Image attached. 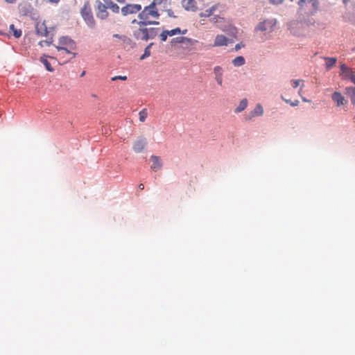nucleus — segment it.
I'll return each instance as SVG.
<instances>
[{
    "mask_svg": "<svg viewBox=\"0 0 355 355\" xmlns=\"http://www.w3.org/2000/svg\"><path fill=\"white\" fill-rule=\"evenodd\" d=\"M326 60V69L329 70L336 62V58H325Z\"/></svg>",
    "mask_w": 355,
    "mask_h": 355,
    "instance_id": "24",
    "label": "nucleus"
},
{
    "mask_svg": "<svg viewBox=\"0 0 355 355\" xmlns=\"http://www.w3.org/2000/svg\"><path fill=\"white\" fill-rule=\"evenodd\" d=\"M72 51L73 50L66 49L64 50H58V53L57 54V57L61 64L67 63L76 56L77 53H73Z\"/></svg>",
    "mask_w": 355,
    "mask_h": 355,
    "instance_id": "7",
    "label": "nucleus"
},
{
    "mask_svg": "<svg viewBox=\"0 0 355 355\" xmlns=\"http://www.w3.org/2000/svg\"><path fill=\"white\" fill-rule=\"evenodd\" d=\"M0 35H6V33H3V31H0Z\"/></svg>",
    "mask_w": 355,
    "mask_h": 355,
    "instance_id": "46",
    "label": "nucleus"
},
{
    "mask_svg": "<svg viewBox=\"0 0 355 355\" xmlns=\"http://www.w3.org/2000/svg\"><path fill=\"white\" fill-rule=\"evenodd\" d=\"M141 10L140 4H127L121 8L123 15L126 16L130 14H135Z\"/></svg>",
    "mask_w": 355,
    "mask_h": 355,
    "instance_id": "11",
    "label": "nucleus"
},
{
    "mask_svg": "<svg viewBox=\"0 0 355 355\" xmlns=\"http://www.w3.org/2000/svg\"><path fill=\"white\" fill-rule=\"evenodd\" d=\"M49 1H50L51 3H58L59 1V0H49Z\"/></svg>",
    "mask_w": 355,
    "mask_h": 355,
    "instance_id": "45",
    "label": "nucleus"
},
{
    "mask_svg": "<svg viewBox=\"0 0 355 355\" xmlns=\"http://www.w3.org/2000/svg\"><path fill=\"white\" fill-rule=\"evenodd\" d=\"M166 12H167L168 16L171 17H175V16L173 15V12L172 10L168 9V10H166Z\"/></svg>",
    "mask_w": 355,
    "mask_h": 355,
    "instance_id": "39",
    "label": "nucleus"
},
{
    "mask_svg": "<svg viewBox=\"0 0 355 355\" xmlns=\"http://www.w3.org/2000/svg\"><path fill=\"white\" fill-rule=\"evenodd\" d=\"M284 0H269L270 3L274 5H279L284 2Z\"/></svg>",
    "mask_w": 355,
    "mask_h": 355,
    "instance_id": "36",
    "label": "nucleus"
},
{
    "mask_svg": "<svg viewBox=\"0 0 355 355\" xmlns=\"http://www.w3.org/2000/svg\"><path fill=\"white\" fill-rule=\"evenodd\" d=\"M302 100H303V101H304V102H306V101H307V100H306V98H302Z\"/></svg>",
    "mask_w": 355,
    "mask_h": 355,
    "instance_id": "49",
    "label": "nucleus"
},
{
    "mask_svg": "<svg viewBox=\"0 0 355 355\" xmlns=\"http://www.w3.org/2000/svg\"><path fill=\"white\" fill-rule=\"evenodd\" d=\"M153 44L150 43L149 45H148L144 50V54L141 56L140 60H144L146 58L150 55V48Z\"/></svg>",
    "mask_w": 355,
    "mask_h": 355,
    "instance_id": "28",
    "label": "nucleus"
},
{
    "mask_svg": "<svg viewBox=\"0 0 355 355\" xmlns=\"http://www.w3.org/2000/svg\"><path fill=\"white\" fill-rule=\"evenodd\" d=\"M248 105V100L244 98L240 103L238 107L236 108V112H241L244 110Z\"/></svg>",
    "mask_w": 355,
    "mask_h": 355,
    "instance_id": "23",
    "label": "nucleus"
},
{
    "mask_svg": "<svg viewBox=\"0 0 355 355\" xmlns=\"http://www.w3.org/2000/svg\"><path fill=\"white\" fill-rule=\"evenodd\" d=\"M348 0H343L344 3H346Z\"/></svg>",
    "mask_w": 355,
    "mask_h": 355,
    "instance_id": "51",
    "label": "nucleus"
},
{
    "mask_svg": "<svg viewBox=\"0 0 355 355\" xmlns=\"http://www.w3.org/2000/svg\"><path fill=\"white\" fill-rule=\"evenodd\" d=\"M146 146V141L144 139H139L133 144V150L135 153H141Z\"/></svg>",
    "mask_w": 355,
    "mask_h": 355,
    "instance_id": "14",
    "label": "nucleus"
},
{
    "mask_svg": "<svg viewBox=\"0 0 355 355\" xmlns=\"http://www.w3.org/2000/svg\"><path fill=\"white\" fill-rule=\"evenodd\" d=\"M105 6H108L112 1V0H103Z\"/></svg>",
    "mask_w": 355,
    "mask_h": 355,
    "instance_id": "41",
    "label": "nucleus"
},
{
    "mask_svg": "<svg viewBox=\"0 0 355 355\" xmlns=\"http://www.w3.org/2000/svg\"><path fill=\"white\" fill-rule=\"evenodd\" d=\"M300 82H301V80H292V83H293V87L294 88L297 87L300 85Z\"/></svg>",
    "mask_w": 355,
    "mask_h": 355,
    "instance_id": "38",
    "label": "nucleus"
},
{
    "mask_svg": "<svg viewBox=\"0 0 355 355\" xmlns=\"http://www.w3.org/2000/svg\"><path fill=\"white\" fill-rule=\"evenodd\" d=\"M214 72L216 76V80L220 86L223 85V68L220 66H216L214 69Z\"/></svg>",
    "mask_w": 355,
    "mask_h": 355,
    "instance_id": "16",
    "label": "nucleus"
},
{
    "mask_svg": "<svg viewBox=\"0 0 355 355\" xmlns=\"http://www.w3.org/2000/svg\"><path fill=\"white\" fill-rule=\"evenodd\" d=\"M307 3H309L311 4L309 14L311 15H315L320 8V0H299L297 1L299 10H304Z\"/></svg>",
    "mask_w": 355,
    "mask_h": 355,
    "instance_id": "4",
    "label": "nucleus"
},
{
    "mask_svg": "<svg viewBox=\"0 0 355 355\" xmlns=\"http://www.w3.org/2000/svg\"><path fill=\"white\" fill-rule=\"evenodd\" d=\"M113 37L118 38L123 44H130L132 40L125 35H121L119 34H114Z\"/></svg>",
    "mask_w": 355,
    "mask_h": 355,
    "instance_id": "21",
    "label": "nucleus"
},
{
    "mask_svg": "<svg viewBox=\"0 0 355 355\" xmlns=\"http://www.w3.org/2000/svg\"><path fill=\"white\" fill-rule=\"evenodd\" d=\"M221 18L218 15H214V17L211 18V21L214 23H217L219 21V19Z\"/></svg>",
    "mask_w": 355,
    "mask_h": 355,
    "instance_id": "37",
    "label": "nucleus"
},
{
    "mask_svg": "<svg viewBox=\"0 0 355 355\" xmlns=\"http://www.w3.org/2000/svg\"><path fill=\"white\" fill-rule=\"evenodd\" d=\"M36 31L37 34L41 36H46L49 33L44 22L37 23L36 25Z\"/></svg>",
    "mask_w": 355,
    "mask_h": 355,
    "instance_id": "19",
    "label": "nucleus"
},
{
    "mask_svg": "<svg viewBox=\"0 0 355 355\" xmlns=\"http://www.w3.org/2000/svg\"><path fill=\"white\" fill-rule=\"evenodd\" d=\"M275 24V19H265L257 26L255 30L261 32H271Z\"/></svg>",
    "mask_w": 355,
    "mask_h": 355,
    "instance_id": "8",
    "label": "nucleus"
},
{
    "mask_svg": "<svg viewBox=\"0 0 355 355\" xmlns=\"http://www.w3.org/2000/svg\"><path fill=\"white\" fill-rule=\"evenodd\" d=\"M40 61L44 64L46 70L51 72L54 71V69L52 67L49 62L46 60V58H45L44 56L41 57Z\"/></svg>",
    "mask_w": 355,
    "mask_h": 355,
    "instance_id": "25",
    "label": "nucleus"
},
{
    "mask_svg": "<svg viewBox=\"0 0 355 355\" xmlns=\"http://www.w3.org/2000/svg\"><path fill=\"white\" fill-rule=\"evenodd\" d=\"M187 33V29L181 30L180 34L185 35Z\"/></svg>",
    "mask_w": 355,
    "mask_h": 355,
    "instance_id": "43",
    "label": "nucleus"
},
{
    "mask_svg": "<svg viewBox=\"0 0 355 355\" xmlns=\"http://www.w3.org/2000/svg\"><path fill=\"white\" fill-rule=\"evenodd\" d=\"M332 100L335 103H336L337 106L344 105L347 103L344 96L340 92H335L332 94Z\"/></svg>",
    "mask_w": 355,
    "mask_h": 355,
    "instance_id": "13",
    "label": "nucleus"
},
{
    "mask_svg": "<svg viewBox=\"0 0 355 355\" xmlns=\"http://www.w3.org/2000/svg\"><path fill=\"white\" fill-rule=\"evenodd\" d=\"M232 64L235 67H241L245 64V59L243 56H238L232 60Z\"/></svg>",
    "mask_w": 355,
    "mask_h": 355,
    "instance_id": "22",
    "label": "nucleus"
},
{
    "mask_svg": "<svg viewBox=\"0 0 355 355\" xmlns=\"http://www.w3.org/2000/svg\"><path fill=\"white\" fill-rule=\"evenodd\" d=\"M80 13L86 24L89 27L94 28L96 25V21L94 18L89 1L85 2L84 6L81 9Z\"/></svg>",
    "mask_w": 355,
    "mask_h": 355,
    "instance_id": "3",
    "label": "nucleus"
},
{
    "mask_svg": "<svg viewBox=\"0 0 355 355\" xmlns=\"http://www.w3.org/2000/svg\"><path fill=\"white\" fill-rule=\"evenodd\" d=\"M253 115L261 116L263 114V108L260 104H257L252 112Z\"/></svg>",
    "mask_w": 355,
    "mask_h": 355,
    "instance_id": "26",
    "label": "nucleus"
},
{
    "mask_svg": "<svg viewBox=\"0 0 355 355\" xmlns=\"http://www.w3.org/2000/svg\"><path fill=\"white\" fill-rule=\"evenodd\" d=\"M223 10V7L220 3H216L211 6L210 8L205 10L203 12L199 14L200 17H209L211 15H216V12H218L220 13Z\"/></svg>",
    "mask_w": 355,
    "mask_h": 355,
    "instance_id": "9",
    "label": "nucleus"
},
{
    "mask_svg": "<svg viewBox=\"0 0 355 355\" xmlns=\"http://www.w3.org/2000/svg\"><path fill=\"white\" fill-rule=\"evenodd\" d=\"M85 74V71H83L81 73V76H83Z\"/></svg>",
    "mask_w": 355,
    "mask_h": 355,
    "instance_id": "48",
    "label": "nucleus"
},
{
    "mask_svg": "<svg viewBox=\"0 0 355 355\" xmlns=\"http://www.w3.org/2000/svg\"><path fill=\"white\" fill-rule=\"evenodd\" d=\"M46 42V44H47L48 45H49V44L51 43V42Z\"/></svg>",
    "mask_w": 355,
    "mask_h": 355,
    "instance_id": "50",
    "label": "nucleus"
},
{
    "mask_svg": "<svg viewBox=\"0 0 355 355\" xmlns=\"http://www.w3.org/2000/svg\"><path fill=\"white\" fill-rule=\"evenodd\" d=\"M340 75L344 79H349L355 83V74L352 69L349 68L346 64H342L340 65Z\"/></svg>",
    "mask_w": 355,
    "mask_h": 355,
    "instance_id": "10",
    "label": "nucleus"
},
{
    "mask_svg": "<svg viewBox=\"0 0 355 355\" xmlns=\"http://www.w3.org/2000/svg\"><path fill=\"white\" fill-rule=\"evenodd\" d=\"M243 46H244V44H242V43H239V44H236V46H235V49H236V51H238V50H239L241 48H242V47H243Z\"/></svg>",
    "mask_w": 355,
    "mask_h": 355,
    "instance_id": "40",
    "label": "nucleus"
},
{
    "mask_svg": "<svg viewBox=\"0 0 355 355\" xmlns=\"http://www.w3.org/2000/svg\"><path fill=\"white\" fill-rule=\"evenodd\" d=\"M8 3H16L17 0H4Z\"/></svg>",
    "mask_w": 355,
    "mask_h": 355,
    "instance_id": "42",
    "label": "nucleus"
},
{
    "mask_svg": "<svg viewBox=\"0 0 355 355\" xmlns=\"http://www.w3.org/2000/svg\"><path fill=\"white\" fill-rule=\"evenodd\" d=\"M116 80H126L127 76H116L112 78V80L114 81Z\"/></svg>",
    "mask_w": 355,
    "mask_h": 355,
    "instance_id": "35",
    "label": "nucleus"
},
{
    "mask_svg": "<svg viewBox=\"0 0 355 355\" xmlns=\"http://www.w3.org/2000/svg\"><path fill=\"white\" fill-rule=\"evenodd\" d=\"M196 2L195 0H182V7L187 10L194 11L196 9Z\"/></svg>",
    "mask_w": 355,
    "mask_h": 355,
    "instance_id": "17",
    "label": "nucleus"
},
{
    "mask_svg": "<svg viewBox=\"0 0 355 355\" xmlns=\"http://www.w3.org/2000/svg\"><path fill=\"white\" fill-rule=\"evenodd\" d=\"M146 26H139V28L133 32V36L137 40L147 41L155 38L159 31L158 28H146Z\"/></svg>",
    "mask_w": 355,
    "mask_h": 355,
    "instance_id": "2",
    "label": "nucleus"
},
{
    "mask_svg": "<svg viewBox=\"0 0 355 355\" xmlns=\"http://www.w3.org/2000/svg\"><path fill=\"white\" fill-rule=\"evenodd\" d=\"M150 159L153 162V164L151 166V169L152 170L157 171V170H159L162 168V163L160 162L159 157L153 155V156H151Z\"/></svg>",
    "mask_w": 355,
    "mask_h": 355,
    "instance_id": "18",
    "label": "nucleus"
},
{
    "mask_svg": "<svg viewBox=\"0 0 355 355\" xmlns=\"http://www.w3.org/2000/svg\"><path fill=\"white\" fill-rule=\"evenodd\" d=\"M168 36H169V33H168V31H166V30L163 31L159 34V38H160L161 41H162V42H165L167 40Z\"/></svg>",
    "mask_w": 355,
    "mask_h": 355,
    "instance_id": "31",
    "label": "nucleus"
},
{
    "mask_svg": "<svg viewBox=\"0 0 355 355\" xmlns=\"http://www.w3.org/2000/svg\"><path fill=\"white\" fill-rule=\"evenodd\" d=\"M227 42L228 40L225 35H218L215 38L213 46H227Z\"/></svg>",
    "mask_w": 355,
    "mask_h": 355,
    "instance_id": "15",
    "label": "nucleus"
},
{
    "mask_svg": "<svg viewBox=\"0 0 355 355\" xmlns=\"http://www.w3.org/2000/svg\"><path fill=\"white\" fill-rule=\"evenodd\" d=\"M10 30L12 32L13 35L16 38H19L21 35V31L19 29H16L14 24H11L10 26Z\"/></svg>",
    "mask_w": 355,
    "mask_h": 355,
    "instance_id": "27",
    "label": "nucleus"
},
{
    "mask_svg": "<svg viewBox=\"0 0 355 355\" xmlns=\"http://www.w3.org/2000/svg\"><path fill=\"white\" fill-rule=\"evenodd\" d=\"M97 10L96 17L101 19H105L108 17V12L107 11V6L103 4L102 2L97 1Z\"/></svg>",
    "mask_w": 355,
    "mask_h": 355,
    "instance_id": "12",
    "label": "nucleus"
},
{
    "mask_svg": "<svg viewBox=\"0 0 355 355\" xmlns=\"http://www.w3.org/2000/svg\"><path fill=\"white\" fill-rule=\"evenodd\" d=\"M180 28H175L174 29H172L171 31H168L169 36H173L176 34H180Z\"/></svg>",
    "mask_w": 355,
    "mask_h": 355,
    "instance_id": "33",
    "label": "nucleus"
},
{
    "mask_svg": "<svg viewBox=\"0 0 355 355\" xmlns=\"http://www.w3.org/2000/svg\"><path fill=\"white\" fill-rule=\"evenodd\" d=\"M57 50H75L76 44L75 42L69 37H61L58 40V44L55 46Z\"/></svg>",
    "mask_w": 355,
    "mask_h": 355,
    "instance_id": "5",
    "label": "nucleus"
},
{
    "mask_svg": "<svg viewBox=\"0 0 355 355\" xmlns=\"http://www.w3.org/2000/svg\"><path fill=\"white\" fill-rule=\"evenodd\" d=\"M301 93H302V88H301V89L299 90V92H298V94H299L300 95H301Z\"/></svg>",
    "mask_w": 355,
    "mask_h": 355,
    "instance_id": "47",
    "label": "nucleus"
},
{
    "mask_svg": "<svg viewBox=\"0 0 355 355\" xmlns=\"http://www.w3.org/2000/svg\"><path fill=\"white\" fill-rule=\"evenodd\" d=\"M159 14L158 9L153 7L152 5L146 6L144 10L139 13L138 17L140 19L137 21L139 26H147L150 24H159L157 19H159Z\"/></svg>",
    "mask_w": 355,
    "mask_h": 355,
    "instance_id": "1",
    "label": "nucleus"
},
{
    "mask_svg": "<svg viewBox=\"0 0 355 355\" xmlns=\"http://www.w3.org/2000/svg\"><path fill=\"white\" fill-rule=\"evenodd\" d=\"M282 98L287 103H289L291 106L295 107L299 104V101L295 100L294 102L291 101L290 100L285 99L283 96Z\"/></svg>",
    "mask_w": 355,
    "mask_h": 355,
    "instance_id": "34",
    "label": "nucleus"
},
{
    "mask_svg": "<svg viewBox=\"0 0 355 355\" xmlns=\"http://www.w3.org/2000/svg\"><path fill=\"white\" fill-rule=\"evenodd\" d=\"M346 95L350 98L351 102L355 105V87H349L345 89Z\"/></svg>",
    "mask_w": 355,
    "mask_h": 355,
    "instance_id": "20",
    "label": "nucleus"
},
{
    "mask_svg": "<svg viewBox=\"0 0 355 355\" xmlns=\"http://www.w3.org/2000/svg\"><path fill=\"white\" fill-rule=\"evenodd\" d=\"M167 0H153L150 5H152L153 7L156 8L157 6H159L161 4H165L166 3Z\"/></svg>",
    "mask_w": 355,
    "mask_h": 355,
    "instance_id": "32",
    "label": "nucleus"
},
{
    "mask_svg": "<svg viewBox=\"0 0 355 355\" xmlns=\"http://www.w3.org/2000/svg\"><path fill=\"white\" fill-rule=\"evenodd\" d=\"M138 187L140 190H143L144 189V185L143 184H139Z\"/></svg>",
    "mask_w": 355,
    "mask_h": 355,
    "instance_id": "44",
    "label": "nucleus"
},
{
    "mask_svg": "<svg viewBox=\"0 0 355 355\" xmlns=\"http://www.w3.org/2000/svg\"><path fill=\"white\" fill-rule=\"evenodd\" d=\"M107 6V8H110L113 12L114 13H119V6L115 3L114 2L112 1Z\"/></svg>",
    "mask_w": 355,
    "mask_h": 355,
    "instance_id": "29",
    "label": "nucleus"
},
{
    "mask_svg": "<svg viewBox=\"0 0 355 355\" xmlns=\"http://www.w3.org/2000/svg\"><path fill=\"white\" fill-rule=\"evenodd\" d=\"M295 0H290L291 2H293Z\"/></svg>",
    "mask_w": 355,
    "mask_h": 355,
    "instance_id": "52",
    "label": "nucleus"
},
{
    "mask_svg": "<svg viewBox=\"0 0 355 355\" xmlns=\"http://www.w3.org/2000/svg\"><path fill=\"white\" fill-rule=\"evenodd\" d=\"M197 42L196 40H194L191 38H189L184 36H180L172 39L171 43H178L181 44L182 48L185 50L190 51L191 50L193 46Z\"/></svg>",
    "mask_w": 355,
    "mask_h": 355,
    "instance_id": "6",
    "label": "nucleus"
},
{
    "mask_svg": "<svg viewBox=\"0 0 355 355\" xmlns=\"http://www.w3.org/2000/svg\"><path fill=\"white\" fill-rule=\"evenodd\" d=\"M139 121L141 122L145 121L146 119L147 118V115H148L146 110L144 109L141 111H140L139 113Z\"/></svg>",
    "mask_w": 355,
    "mask_h": 355,
    "instance_id": "30",
    "label": "nucleus"
}]
</instances>
